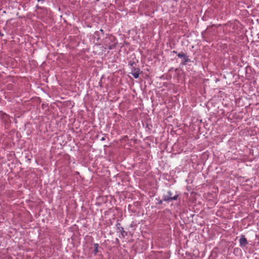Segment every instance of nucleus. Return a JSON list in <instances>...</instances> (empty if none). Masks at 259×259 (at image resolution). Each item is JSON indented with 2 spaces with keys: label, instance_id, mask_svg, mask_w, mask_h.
<instances>
[{
  "label": "nucleus",
  "instance_id": "obj_1",
  "mask_svg": "<svg viewBox=\"0 0 259 259\" xmlns=\"http://www.w3.org/2000/svg\"><path fill=\"white\" fill-rule=\"evenodd\" d=\"M178 195H176L172 196V192L170 191H168L166 195L163 196V200L165 202H169L173 200H177L178 198Z\"/></svg>",
  "mask_w": 259,
  "mask_h": 259
},
{
  "label": "nucleus",
  "instance_id": "obj_2",
  "mask_svg": "<svg viewBox=\"0 0 259 259\" xmlns=\"http://www.w3.org/2000/svg\"><path fill=\"white\" fill-rule=\"evenodd\" d=\"M240 246L242 247H245L247 244L248 242L246 238L244 236H241L239 239Z\"/></svg>",
  "mask_w": 259,
  "mask_h": 259
},
{
  "label": "nucleus",
  "instance_id": "obj_3",
  "mask_svg": "<svg viewBox=\"0 0 259 259\" xmlns=\"http://www.w3.org/2000/svg\"><path fill=\"white\" fill-rule=\"evenodd\" d=\"M117 230L121 233V235L124 236V233H126L124 231V229L123 227L120 226V223H117L116 224Z\"/></svg>",
  "mask_w": 259,
  "mask_h": 259
},
{
  "label": "nucleus",
  "instance_id": "obj_4",
  "mask_svg": "<svg viewBox=\"0 0 259 259\" xmlns=\"http://www.w3.org/2000/svg\"><path fill=\"white\" fill-rule=\"evenodd\" d=\"M132 75L135 78H138L139 76V69H135V72L132 73Z\"/></svg>",
  "mask_w": 259,
  "mask_h": 259
},
{
  "label": "nucleus",
  "instance_id": "obj_5",
  "mask_svg": "<svg viewBox=\"0 0 259 259\" xmlns=\"http://www.w3.org/2000/svg\"><path fill=\"white\" fill-rule=\"evenodd\" d=\"M177 55L180 58H184L186 60L187 59V56L184 53H179Z\"/></svg>",
  "mask_w": 259,
  "mask_h": 259
},
{
  "label": "nucleus",
  "instance_id": "obj_6",
  "mask_svg": "<svg viewBox=\"0 0 259 259\" xmlns=\"http://www.w3.org/2000/svg\"><path fill=\"white\" fill-rule=\"evenodd\" d=\"M95 245V252L96 253H97V252H98V247H99V244H97V243H96V244H95V245Z\"/></svg>",
  "mask_w": 259,
  "mask_h": 259
},
{
  "label": "nucleus",
  "instance_id": "obj_7",
  "mask_svg": "<svg viewBox=\"0 0 259 259\" xmlns=\"http://www.w3.org/2000/svg\"><path fill=\"white\" fill-rule=\"evenodd\" d=\"M114 47H115V45L110 46L109 47V49H110V50H112V49H113Z\"/></svg>",
  "mask_w": 259,
  "mask_h": 259
},
{
  "label": "nucleus",
  "instance_id": "obj_8",
  "mask_svg": "<svg viewBox=\"0 0 259 259\" xmlns=\"http://www.w3.org/2000/svg\"><path fill=\"white\" fill-rule=\"evenodd\" d=\"M159 203V204H161L162 203V200L160 201Z\"/></svg>",
  "mask_w": 259,
  "mask_h": 259
}]
</instances>
